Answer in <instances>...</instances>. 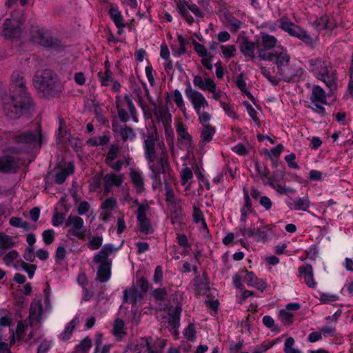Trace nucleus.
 <instances>
[{"label": "nucleus", "instance_id": "nucleus-1", "mask_svg": "<svg viewBox=\"0 0 353 353\" xmlns=\"http://www.w3.org/2000/svg\"><path fill=\"white\" fill-rule=\"evenodd\" d=\"M12 94L3 102V110L6 117L17 119L30 114L34 103L26 88L24 74L21 71H14L11 75Z\"/></svg>", "mask_w": 353, "mask_h": 353}, {"label": "nucleus", "instance_id": "nucleus-2", "mask_svg": "<svg viewBox=\"0 0 353 353\" xmlns=\"http://www.w3.org/2000/svg\"><path fill=\"white\" fill-rule=\"evenodd\" d=\"M308 70L330 89L336 86V74L329 58L315 57L307 61Z\"/></svg>", "mask_w": 353, "mask_h": 353}, {"label": "nucleus", "instance_id": "nucleus-3", "mask_svg": "<svg viewBox=\"0 0 353 353\" xmlns=\"http://www.w3.org/2000/svg\"><path fill=\"white\" fill-rule=\"evenodd\" d=\"M32 83L43 97H54L61 92L56 74L50 69L37 72L33 77Z\"/></svg>", "mask_w": 353, "mask_h": 353}, {"label": "nucleus", "instance_id": "nucleus-4", "mask_svg": "<svg viewBox=\"0 0 353 353\" xmlns=\"http://www.w3.org/2000/svg\"><path fill=\"white\" fill-rule=\"evenodd\" d=\"M13 140L15 143L24 145L21 150L25 153H30L33 149H40L43 143L41 128L37 125L34 130H30L18 133L13 137Z\"/></svg>", "mask_w": 353, "mask_h": 353}, {"label": "nucleus", "instance_id": "nucleus-5", "mask_svg": "<svg viewBox=\"0 0 353 353\" xmlns=\"http://www.w3.org/2000/svg\"><path fill=\"white\" fill-rule=\"evenodd\" d=\"M31 38L34 43H37L44 48L52 49L57 52H62L65 48L61 40L54 37L52 32L45 28L33 30Z\"/></svg>", "mask_w": 353, "mask_h": 353}, {"label": "nucleus", "instance_id": "nucleus-6", "mask_svg": "<svg viewBox=\"0 0 353 353\" xmlns=\"http://www.w3.org/2000/svg\"><path fill=\"white\" fill-rule=\"evenodd\" d=\"M305 85L307 88H312L310 100L313 104V106L308 105L307 108L311 109L314 112L320 114L321 117H325L327 113L323 105L328 104L325 91L318 85L311 86L310 83H307Z\"/></svg>", "mask_w": 353, "mask_h": 353}, {"label": "nucleus", "instance_id": "nucleus-7", "mask_svg": "<svg viewBox=\"0 0 353 353\" xmlns=\"http://www.w3.org/2000/svg\"><path fill=\"white\" fill-rule=\"evenodd\" d=\"M280 28L288 32L291 37H296L306 46L313 48L314 39L302 28L285 18L280 20Z\"/></svg>", "mask_w": 353, "mask_h": 353}, {"label": "nucleus", "instance_id": "nucleus-8", "mask_svg": "<svg viewBox=\"0 0 353 353\" xmlns=\"http://www.w3.org/2000/svg\"><path fill=\"white\" fill-rule=\"evenodd\" d=\"M65 226L69 228L67 233L68 238H70V236H73L79 239L85 240L87 229L81 217L77 215H69L65 222Z\"/></svg>", "mask_w": 353, "mask_h": 353}, {"label": "nucleus", "instance_id": "nucleus-9", "mask_svg": "<svg viewBox=\"0 0 353 353\" xmlns=\"http://www.w3.org/2000/svg\"><path fill=\"white\" fill-rule=\"evenodd\" d=\"M124 101L126 102V105L129 110L130 115L127 112V111L122 108L121 103V97L117 95L116 97V108L118 112V117L120 121L123 123H127L129 121L130 118L131 117L132 121L134 123H137L138 119V113L137 112L136 108L132 102V100L129 94H125L123 97Z\"/></svg>", "mask_w": 353, "mask_h": 353}, {"label": "nucleus", "instance_id": "nucleus-10", "mask_svg": "<svg viewBox=\"0 0 353 353\" xmlns=\"http://www.w3.org/2000/svg\"><path fill=\"white\" fill-rule=\"evenodd\" d=\"M186 85L187 87L185 90V96L192 103L196 114H200L201 108L208 106V103L202 93L192 88L190 81H187Z\"/></svg>", "mask_w": 353, "mask_h": 353}, {"label": "nucleus", "instance_id": "nucleus-11", "mask_svg": "<svg viewBox=\"0 0 353 353\" xmlns=\"http://www.w3.org/2000/svg\"><path fill=\"white\" fill-rule=\"evenodd\" d=\"M21 22L19 19L7 18L2 25L3 35L6 39L17 37L21 34Z\"/></svg>", "mask_w": 353, "mask_h": 353}, {"label": "nucleus", "instance_id": "nucleus-12", "mask_svg": "<svg viewBox=\"0 0 353 353\" xmlns=\"http://www.w3.org/2000/svg\"><path fill=\"white\" fill-rule=\"evenodd\" d=\"M157 141V133L156 131L149 132L147 139L143 141L144 157L150 163H154L156 159L155 145Z\"/></svg>", "mask_w": 353, "mask_h": 353}, {"label": "nucleus", "instance_id": "nucleus-13", "mask_svg": "<svg viewBox=\"0 0 353 353\" xmlns=\"http://www.w3.org/2000/svg\"><path fill=\"white\" fill-rule=\"evenodd\" d=\"M148 209V206L147 205H140L137 212L139 230L145 234H152L154 232L150 221L147 218L146 211Z\"/></svg>", "mask_w": 353, "mask_h": 353}, {"label": "nucleus", "instance_id": "nucleus-14", "mask_svg": "<svg viewBox=\"0 0 353 353\" xmlns=\"http://www.w3.org/2000/svg\"><path fill=\"white\" fill-rule=\"evenodd\" d=\"M305 73L301 67L290 66L283 73V80L287 83L299 82Z\"/></svg>", "mask_w": 353, "mask_h": 353}, {"label": "nucleus", "instance_id": "nucleus-15", "mask_svg": "<svg viewBox=\"0 0 353 353\" xmlns=\"http://www.w3.org/2000/svg\"><path fill=\"white\" fill-rule=\"evenodd\" d=\"M112 130L114 134H119L123 142L128 140H132L136 137V133L132 127L125 125L121 126L117 122L113 121L112 123Z\"/></svg>", "mask_w": 353, "mask_h": 353}, {"label": "nucleus", "instance_id": "nucleus-16", "mask_svg": "<svg viewBox=\"0 0 353 353\" xmlns=\"http://www.w3.org/2000/svg\"><path fill=\"white\" fill-rule=\"evenodd\" d=\"M299 276L304 279L305 284L310 288H315L316 283L314 279L313 268L312 265L307 263L298 268Z\"/></svg>", "mask_w": 353, "mask_h": 353}, {"label": "nucleus", "instance_id": "nucleus-17", "mask_svg": "<svg viewBox=\"0 0 353 353\" xmlns=\"http://www.w3.org/2000/svg\"><path fill=\"white\" fill-rule=\"evenodd\" d=\"M43 314V308L41 299H34L30 307V324L32 325L33 322L40 323Z\"/></svg>", "mask_w": 353, "mask_h": 353}, {"label": "nucleus", "instance_id": "nucleus-18", "mask_svg": "<svg viewBox=\"0 0 353 353\" xmlns=\"http://www.w3.org/2000/svg\"><path fill=\"white\" fill-rule=\"evenodd\" d=\"M143 297V293H140L134 286L127 288L123 290V302L130 303L133 306H136Z\"/></svg>", "mask_w": 353, "mask_h": 353}, {"label": "nucleus", "instance_id": "nucleus-19", "mask_svg": "<svg viewBox=\"0 0 353 353\" xmlns=\"http://www.w3.org/2000/svg\"><path fill=\"white\" fill-rule=\"evenodd\" d=\"M18 168V163L12 156L8 155L3 158L0 157V172L3 174L15 173Z\"/></svg>", "mask_w": 353, "mask_h": 353}, {"label": "nucleus", "instance_id": "nucleus-20", "mask_svg": "<svg viewBox=\"0 0 353 353\" xmlns=\"http://www.w3.org/2000/svg\"><path fill=\"white\" fill-rule=\"evenodd\" d=\"M164 150H165V148ZM149 168L151 170V172L157 171L162 172L164 174H166L168 170H170L169 162L168 157L166 155V152L163 151L161 157L157 159V163L150 165Z\"/></svg>", "mask_w": 353, "mask_h": 353}, {"label": "nucleus", "instance_id": "nucleus-21", "mask_svg": "<svg viewBox=\"0 0 353 353\" xmlns=\"http://www.w3.org/2000/svg\"><path fill=\"white\" fill-rule=\"evenodd\" d=\"M194 85L202 90H207L211 93L216 91V85L211 78H205L203 81V78L200 75H195L193 79Z\"/></svg>", "mask_w": 353, "mask_h": 353}, {"label": "nucleus", "instance_id": "nucleus-22", "mask_svg": "<svg viewBox=\"0 0 353 353\" xmlns=\"http://www.w3.org/2000/svg\"><path fill=\"white\" fill-rule=\"evenodd\" d=\"M239 48L244 57H248L252 61L255 59V43L253 41L247 37H243Z\"/></svg>", "mask_w": 353, "mask_h": 353}, {"label": "nucleus", "instance_id": "nucleus-23", "mask_svg": "<svg viewBox=\"0 0 353 353\" xmlns=\"http://www.w3.org/2000/svg\"><path fill=\"white\" fill-rule=\"evenodd\" d=\"M99 264L97 272V279L101 283H105L111 276L112 262L104 261Z\"/></svg>", "mask_w": 353, "mask_h": 353}, {"label": "nucleus", "instance_id": "nucleus-24", "mask_svg": "<svg viewBox=\"0 0 353 353\" xmlns=\"http://www.w3.org/2000/svg\"><path fill=\"white\" fill-rule=\"evenodd\" d=\"M181 312V305H176L174 307H170L168 308V323L172 326L173 328H179L180 327V318Z\"/></svg>", "mask_w": 353, "mask_h": 353}, {"label": "nucleus", "instance_id": "nucleus-25", "mask_svg": "<svg viewBox=\"0 0 353 353\" xmlns=\"http://www.w3.org/2000/svg\"><path fill=\"white\" fill-rule=\"evenodd\" d=\"M310 201L308 196L303 197H299L296 200L294 201L293 203L287 202V205L291 209L294 210H302L304 212H308L310 208Z\"/></svg>", "mask_w": 353, "mask_h": 353}, {"label": "nucleus", "instance_id": "nucleus-26", "mask_svg": "<svg viewBox=\"0 0 353 353\" xmlns=\"http://www.w3.org/2000/svg\"><path fill=\"white\" fill-rule=\"evenodd\" d=\"M185 216V213L180 204H176V205L170 207V218L172 225L181 223Z\"/></svg>", "mask_w": 353, "mask_h": 353}, {"label": "nucleus", "instance_id": "nucleus-27", "mask_svg": "<svg viewBox=\"0 0 353 353\" xmlns=\"http://www.w3.org/2000/svg\"><path fill=\"white\" fill-rule=\"evenodd\" d=\"M260 37L261 41L259 43L260 46H263V48L272 50L276 46L277 39L274 36L261 32Z\"/></svg>", "mask_w": 353, "mask_h": 353}, {"label": "nucleus", "instance_id": "nucleus-28", "mask_svg": "<svg viewBox=\"0 0 353 353\" xmlns=\"http://www.w3.org/2000/svg\"><path fill=\"white\" fill-rule=\"evenodd\" d=\"M194 285L199 292L210 289V281L205 272L202 275H196L194 279Z\"/></svg>", "mask_w": 353, "mask_h": 353}, {"label": "nucleus", "instance_id": "nucleus-29", "mask_svg": "<svg viewBox=\"0 0 353 353\" xmlns=\"http://www.w3.org/2000/svg\"><path fill=\"white\" fill-rule=\"evenodd\" d=\"M176 133L179 137L177 142L179 147L181 145L183 144V140L186 141L188 142L192 141V137L188 132L187 127L183 123H180L178 124L176 128Z\"/></svg>", "mask_w": 353, "mask_h": 353}, {"label": "nucleus", "instance_id": "nucleus-30", "mask_svg": "<svg viewBox=\"0 0 353 353\" xmlns=\"http://www.w3.org/2000/svg\"><path fill=\"white\" fill-rule=\"evenodd\" d=\"M79 323V320L77 318L73 319L72 321H70L65 326V330L63 332H61L59 335V338L63 341H66L70 339L74 327Z\"/></svg>", "mask_w": 353, "mask_h": 353}, {"label": "nucleus", "instance_id": "nucleus-31", "mask_svg": "<svg viewBox=\"0 0 353 353\" xmlns=\"http://www.w3.org/2000/svg\"><path fill=\"white\" fill-rule=\"evenodd\" d=\"M215 128L210 124L205 125L201 133V142L205 143L212 141L215 134Z\"/></svg>", "mask_w": 353, "mask_h": 353}, {"label": "nucleus", "instance_id": "nucleus-32", "mask_svg": "<svg viewBox=\"0 0 353 353\" xmlns=\"http://www.w3.org/2000/svg\"><path fill=\"white\" fill-rule=\"evenodd\" d=\"M264 229L271 231L272 228L270 225H262L256 230H254V239L256 241H266L268 240L269 235L268 231L264 230Z\"/></svg>", "mask_w": 353, "mask_h": 353}, {"label": "nucleus", "instance_id": "nucleus-33", "mask_svg": "<svg viewBox=\"0 0 353 353\" xmlns=\"http://www.w3.org/2000/svg\"><path fill=\"white\" fill-rule=\"evenodd\" d=\"M273 55L274 57L272 62H274L278 68L287 65L290 61V56L285 51H283L279 53L274 52Z\"/></svg>", "mask_w": 353, "mask_h": 353}, {"label": "nucleus", "instance_id": "nucleus-34", "mask_svg": "<svg viewBox=\"0 0 353 353\" xmlns=\"http://www.w3.org/2000/svg\"><path fill=\"white\" fill-rule=\"evenodd\" d=\"M283 148V145L281 143H279L276 147L273 148L270 150L267 148H263L261 151V154L267 156L269 159L279 158Z\"/></svg>", "mask_w": 353, "mask_h": 353}, {"label": "nucleus", "instance_id": "nucleus-35", "mask_svg": "<svg viewBox=\"0 0 353 353\" xmlns=\"http://www.w3.org/2000/svg\"><path fill=\"white\" fill-rule=\"evenodd\" d=\"M108 14L116 26H121V23H123V16L117 8H114L112 5L109 9Z\"/></svg>", "mask_w": 353, "mask_h": 353}, {"label": "nucleus", "instance_id": "nucleus-36", "mask_svg": "<svg viewBox=\"0 0 353 353\" xmlns=\"http://www.w3.org/2000/svg\"><path fill=\"white\" fill-rule=\"evenodd\" d=\"M130 177L137 191L139 192L143 191L144 190V183L141 173L132 171L130 172Z\"/></svg>", "mask_w": 353, "mask_h": 353}, {"label": "nucleus", "instance_id": "nucleus-37", "mask_svg": "<svg viewBox=\"0 0 353 353\" xmlns=\"http://www.w3.org/2000/svg\"><path fill=\"white\" fill-rule=\"evenodd\" d=\"M103 181L110 186H120L123 183L121 175H115L113 174H106L103 177Z\"/></svg>", "mask_w": 353, "mask_h": 353}, {"label": "nucleus", "instance_id": "nucleus-38", "mask_svg": "<svg viewBox=\"0 0 353 353\" xmlns=\"http://www.w3.org/2000/svg\"><path fill=\"white\" fill-rule=\"evenodd\" d=\"M15 243L13 241L12 238L3 232H0V247L2 249H9L14 247Z\"/></svg>", "mask_w": 353, "mask_h": 353}, {"label": "nucleus", "instance_id": "nucleus-39", "mask_svg": "<svg viewBox=\"0 0 353 353\" xmlns=\"http://www.w3.org/2000/svg\"><path fill=\"white\" fill-rule=\"evenodd\" d=\"M295 341L294 338L290 336L286 339L284 343L283 351L285 353H302L301 350L294 348Z\"/></svg>", "mask_w": 353, "mask_h": 353}, {"label": "nucleus", "instance_id": "nucleus-40", "mask_svg": "<svg viewBox=\"0 0 353 353\" xmlns=\"http://www.w3.org/2000/svg\"><path fill=\"white\" fill-rule=\"evenodd\" d=\"M151 295L156 301L163 302L166 300L168 292L165 288H159L152 290Z\"/></svg>", "mask_w": 353, "mask_h": 353}, {"label": "nucleus", "instance_id": "nucleus-41", "mask_svg": "<svg viewBox=\"0 0 353 353\" xmlns=\"http://www.w3.org/2000/svg\"><path fill=\"white\" fill-rule=\"evenodd\" d=\"M183 335L190 342H194L196 339V330L194 323H190L184 329Z\"/></svg>", "mask_w": 353, "mask_h": 353}, {"label": "nucleus", "instance_id": "nucleus-42", "mask_svg": "<svg viewBox=\"0 0 353 353\" xmlns=\"http://www.w3.org/2000/svg\"><path fill=\"white\" fill-rule=\"evenodd\" d=\"M263 323L268 328L271 329L274 332L279 333L280 332V327L274 324V320L269 315H265L262 319Z\"/></svg>", "mask_w": 353, "mask_h": 353}, {"label": "nucleus", "instance_id": "nucleus-43", "mask_svg": "<svg viewBox=\"0 0 353 353\" xmlns=\"http://www.w3.org/2000/svg\"><path fill=\"white\" fill-rule=\"evenodd\" d=\"M242 274L244 276V281L246 282L248 286H253V285L258 281V277L252 272H250L247 270H242Z\"/></svg>", "mask_w": 353, "mask_h": 353}, {"label": "nucleus", "instance_id": "nucleus-44", "mask_svg": "<svg viewBox=\"0 0 353 353\" xmlns=\"http://www.w3.org/2000/svg\"><path fill=\"white\" fill-rule=\"evenodd\" d=\"M243 198H244V205L241 208V212H252L253 211V208L252 206L251 199L250 198V195L248 191L245 189L243 190Z\"/></svg>", "mask_w": 353, "mask_h": 353}, {"label": "nucleus", "instance_id": "nucleus-45", "mask_svg": "<svg viewBox=\"0 0 353 353\" xmlns=\"http://www.w3.org/2000/svg\"><path fill=\"white\" fill-rule=\"evenodd\" d=\"M279 318L286 325H291L294 321V315L292 313L282 309L279 311Z\"/></svg>", "mask_w": 353, "mask_h": 353}, {"label": "nucleus", "instance_id": "nucleus-46", "mask_svg": "<svg viewBox=\"0 0 353 353\" xmlns=\"http://www.w3.org/2000/svg\"><path fill=\"white\" fill-rule=\"evenodd\" d=\"M220 48L222 50L223 55L225 59H229L235 56L236 47L234 45H221Z\"/></svg>", "mask_w": 353, "mask_h": 353}, {"label": "nucleus", "instance_id": "nucleus-47", "mask_svg": "<svg viewBox=\"0 0 353 353\" xmlns=\"http://www.w3.org/2000/svg\"><path fill=\"white\" fill-rule=\"evenodd\" d=\"M73 168H68V170H62L58 173L56 174L55 175V183L57 184H62L65 182L67 176L70 174H72L73 173Z\"/></svg>", "mask_w": 353, "mask_h": 353}, {"label": "nucleus", "instance_id": "nucleus-48", "mask_svg": "<svg viewBox=\"0 0 353 353\" xmlns=\"http://www.w3.org/2000/svg\"><path fill=\"white\" fill-rule=\"evenodd\" d=\"M268 50H266V48H260L259 46L257 47V52L261 60L269 61H274V52H268Z\"/></svg>", "mask_w": 353, "mask_h": 353}, {"label": "nucleus", "instance_id": "nucleus-49", "mask_svg": "<svg viewBox=\"0 0 353 353\" xmlns=\"http://www.w3.org/2000/svg\"><path fill=\"white\" fill-rule=\"evenodd\" d=\"M264 184L270 185L279 194H285V186L279 183H275L274 177H268L267 181H264Z\"/></svg>", "mask_w": 353, "mask_h": 353}, {"label": "nucleus", "instance_id": "nucleus-50", "mask_svg": "<svg viewBox=\"0 0 353 353\" xmlns=\"http://www.w3.org/2000/svg\"><path fill=\"white\" fill-rule=\"evenodd\" d=\"M20 266L28 275L30 279L34 276L37 265L34 264H28L25 261H21Z\"/></svg>", "mask_w": 353, "mask_h": 353}, {"label": "nucleus", "instance_id": "nucleus-51", "mask_svg": "<svg viewBox=\"0 0 353 353\" xmlns=\"http://www.w3.org/2000/svg\"><path fill=\"white\" fill-rule=\"evenodd\" d=\"M103 243L102 236H94L88 242V248L91 250H96L100 248Z\"/></svg>", "mask_w": 353, "mask_h": 353}, {"label": "nucleus", "instance_id": "nucleus-52", "mask_svg": "<svg viewBox=\"0 0 353 353\" xmlns=\"http://www.w3.org/2000/svg\"><path fill=\"white\" fill-rule=\"evenodd\" d=\"M117 199L114 197L106 199L101 205V208L105 210H113L117 207Z\"/></svg>", "mask_w": 353, "mask_h": 353}, {"label": "nucleus", "instance_id": "nucleus-53", "mask_svg": "<svg viewBox=\"0 0 353 353\" xmlns=\"http://www.w3.org/2000/svg\"><path fill=\"white\" fill-rule=\"evenodd\" d=\"M137 283L141 290L140 293H143V296H144L150 288L148 280L144 276H141Z\"/></svg>", "mask_w": 353, "mask_h": 353}, {"label": "nucleus", "instance_id": "nucleus-54", "mask_svg": "<svg viewBox=\"0 0 353 353\" xmlns=\"http://www.w3.org/2000/svg\"><path fill=\"white\" fill-rule=\"evenodd\" d=\"M146 347L147 351H149V347H152L150 339L148 338H141L138 343L135 345L134 351L137 353H141L142 352V348Z\"/></svg>", "mask_w": 353, "mask_h": 353}, {"label": "nucleus", "instance_id": "nucleus-55", "mask_svg": "<svg viewBox=\"0 0 353 353\" xmlns=\"http://www.w3.org/2000/svg\"><path fill=\"white\" fill-rule=\"evenodd\" d=\"M55 236V232L53 229H48L44 230L42 233V237L44 243L46 245H50L53 243Z\"/></svg>", "mask_w": 353, "mask_h": 353}, {"label": "nucleus", "instance_id": "nucleus-56", "mask_svg": "<svg viewBox=\"0 0 353 353\" xmlns=\"http://www.w3.org/2000/svg\"><path fill=\"white\" fill-rule=\"evenodd\" d=\"M193 45H194V50L197 53L199 57H200L201 58H205L208 55H210V54L208 53V51H207L205 47L204 46V45L201 44V43L196 42V41H193Z\"/></svg>", "mask_w": 353, "mask_h": 353}, {"label": "nucleus", "instance_id": "nucleus-57", "mask_svg": "<svg viewBox=\"0 0 353 353\" xmlns=\"http://www.w3.org/2000/svg\"><path fill=\"white\" fill-rule=\"evenodd\" d=\"M319 300L321 303L327 304L339 300V296L336 294H328L324 292H320Z\"/></svg>", "mask_w": 353, "mask_h": 353}, {"label": "nucleus", "instance_id": "nucleus-58", "mask_svg": "<svg viewBox=\"0 0 353 353\" xmlns=\"http://www.w3.org/2000/svg\"><path fill=\"white\" fill-rule=\"evenodd\" d=\"M124 329V322L121 319H117L113 325L112 333L114 336H117L123 333Z\"/></svg>", "mask_w": 353, "mask_h": 353}, {"label": "nucleus", "instance_id": "nucleus-59", "mask_svg": "<svg viewBox=\"0 0 353 353\" xmlns=\"http://www.w3.org/2000/svg\"><path fill=\"white\" fill-rule=\"evenodd\" d=\"M109 256L106 252H103L101 249L97 254L94 256L93 261L95 263H101L104 261L112 262V260L108 258Z\"/></svg>", "mask_w": 353, "mask_h": 353}, {"label": "nucleus", "instance_id": "nucleus-60", "mask_svg": "<svg viewBox=\"0 0 353 353\" xmlns=\"http://www.w3.org/2000/svg\"><path fill=\"white\" fill-rule=\"evenodd\" d=\"M327 20V15L321 17L320 18L317 19L315 21H314V23H313L314 28L317 31H321L323 30H325Z\"/></svg>", "mask_w": 353, "mask_h": 353}, {"label": "nucleus", "instance_id": "nucleus-61", "mask_svg": "<svg viewBox=\"0 0 353 353\" xmlns=\"http://www.w3.org/2000/svg\"><path fill=\"white\" fill-rule=\"evenodd\" d=\"M173 95L174 102L176 103L177 107L181 110L183 111L185 109V105L181 92L179 90L176 89L173 92Z\"/></svg>", "mask_w": 353, "mask_h": 353}, {"label": "nucleus", "instance_id": "nucleus-62", "mask_svg": "<svg viewBox=\"0 0 353 353\" xmlns=\"http://www.w3.org/2000/svg\"><path fill=\"white\" fill-rule=\"evenodd\" d=\"M243 104L245 106L248 113L250 115V117L252 119V120L255 123H259V119L257 117V112L254 110V108L250 104V103L247 101H244L243 102Z\"/></svg>", "mask_w": 353, "mask_h": 353}, {"label": "nucleus", "instance_id": "nucleus-63", "mask_svg": "<svg viewBox=\"0 0 353 353\" xmlns=\"http://www.w3.org/2000/svg\"><path fill=\"white\" fill-rule=\"evenodd\" d=\"M296 154L293 152L285 157V160L288 163V165L290 168L299 170L300 168L298 163L295 161Z\"/></svg>", "mask_w": 353, "mask_h": 353}, {"label": "nucleus", "instance_id": "nucleus-64", "mask_svg": "<svg viewBox=\"0 0 353 353\" xmlns=\"http://www.w3.org/2000/svg\"><path fill=\"white\" fill-rule=\"evenodd\" d=\"M163 279V268L161 265H157L154 270L153 281L157 284H161Z\"/></svg>", "mask_w": 353, "mask_h": 353}]
</instances>
